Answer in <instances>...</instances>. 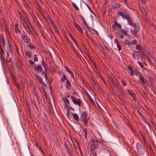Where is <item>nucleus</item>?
<instances>
[{
  "label": "nucleus",
  "mask_w": 156,
  "mask_h": 156,
  "mask_svg": "<svg viewBox=\"0 0 156 156\" xmlns=\"http://www.w3.org/2000/svg\"><path fill=\"white\" fill-rule=\"evenodd\" d=\"M33 20L35 23H36V22L38 21L36 17L34 16V17H33Z\"/></svg>",
  "instance_id": "obj_59"
},
{
  "label": "nucleus",
  "mask_w": 156,
  "mask_h": 156,
  "mask_svg": "<svg viewBox=\"0 0 156 156\" xmlns=\"http://www.w3.org/2000/svg\"><path fill=\"white\" fill-rule=\"evenodd\" d=\"M68 73L70 74L71 76L73 77V74L72 71L70 70Z\"/></svg>",
  "instance_id": "obj_57"
},
{
  "label": "nucleus",
  "mask_w": 156,
  "mask_h": 156,
  "mask_svg": "<svg viewBox=\"0 0 156 156\" xmlns=\"http://www.w3.org/2000/svg\"><path fill=\"white\" fill-rule=\"evenodd\" d=\"M48 109L50 112L51 111V110L52 109L51 106V105H50V104L49 103V102H48Z\"/></svg>",
  "instance_id": "obj_50"
},
{
  "label": "nucleus",
  "mask_w": 156,
  "mask_h": 156,
  "mask_svg": "<svg viewBox=\"0 0 156 156\" xmlns=\"http://www.w3.org/2000/svg\"><path fill=\"white\" fill-rule=\"evenodd\" d=\"M72 115H73V118L75 120L77 121H78L79 120V117L77 114H76V113H74Z\"/></svg>",
  "instance_id": "obj_22"
},
{
  "label": "nucleus",
  "mask_w": 156,
  "mask_h": 156,
  "mask_svg": "<svg viewBox=\"0 0 156 156\" xmlns=\"http://www.w3.org/2000/svg\"><path fill=\"white\" fill-rule=\"evenodd\" d=\"M140 134L142 136V139H143V140H144V141L145 142H146V140L145 137L143 135V134L142 133H140Z\"/></svg>",
  "instance_id": "obj_52"
},
{
  "label": "nucleus",
  "mask_w": 156,
  "mask_h": 156,
  "mask_svg": "<svg viewBox=\"0 0 156 156\" xmlns=\"http://www.w3.org/2000/svg\"><path fill=\"white\" fill-rule=\"evenodd\" d=\"M129 31V29L127 27H125L124 29H121V33L126 35H128V32Z\"/></svg>",
  "instance_id": "obj_13"
},
{
  "label": "nucleus",
  "mask_w": 156,
  "mask_h": 156,
  "mask_svg": "<svg viewBox=\"0 0 156 156\" xmlns=\"http://www.w3.org/2000/svg\"><path fill=\"white\" fill-rule=\"evenodd\" d=\"M140 47L139 45H137L136 46V49L137 50H140Z\"/></svg>",
  "instance_id": "obj_61"
},
{
  "label": "nucleus",
  "mask_w": 156,
  "mask_h": 156,
  "mask_svg": "<svg viewBox=\"0 0 156 156\" xmlns=\"http://www.w3.org/2000/svg\"><path fill=\"white\" fill-rule=\"evenodd\" d=\"M25 54L29 58H31V53L30 51H27L25 52Z\"/></svg>",
  "instance_id": "obj_28"
},
{
  "label": "nucleus",
  "mask_w": 156,
  "mask_h": 156,
  "mask_svg": "<svg viewBox=\"0 0 156 156\" xmlns=\"http://www.w3.org/2000/svg\"><path fill=\"white\" fill-rule=\"evenodd\" d=\"M21 37L23 41L25 43H29L30 41V38L28 37L26 33L24 32L21 35Z\"/></svg>",
  "instance_id": "obj_4"
},
{
  "label": "nucleus",
  "mask_w": 156,
  "mask_h": 156,
  "mask_svg": "<svg viewBox=\"0 0 156 156\" xmlns=\"http://www.w3.org/2000/svg\"><path fill=\"white\" fill-rule=\"evenodd\" d=\"M50 22L51 24V26H52L53 28L55 30L57 33L58 34V30L55 24L52 21H50Z\"/></svg>",
  "instance_id": "obj_18"
},
{
  "label": "nucleus",
  "mask_w": 156,
  "mask_h": 156,
  "mask_svg": "<svg viewBox=\"0 0 156 156\" xmlns=\"http://www.w3.org/2000/svg\"><path fill=\"white\" fill-rule=\"evenodd\" d=\"M72 4L73 5V7H74L75 9H76L77 10H79V9L78 7L74 2L72 3Z\"/></svg>",
  "instance_id": "obj_43"
},
{
  "label": "nucleus",
  "mask_w": 156,
  "mask_h": 156,
  "mask_svg": "<svg viewBox=\"0 0 156 156\" xmlns=\"http://www.w3.org/2000/svg\"><path fill=\"white\" fill-rule=\"evenodd\" d=\"M47 124H48V126L49 127H50V122L49 121V120L47 118Z\"/></svg>",
  "instance_id": "obj_56"
},
{
  "label": "nucleus",
  "mask_w": 156,
  "mask_h": 156,
  "mask_svg": "<svg viewBox=\"0 0 156 156\" xmlns=\"http://www.w3.org/2000/svg\"><path fill=\"white\" fill-rule=\"evenodd\" d=\"M64 102L66 103V105L69 104V102L67 98H63Z\"/></svg>",
  "instance_id": "obj_42"
},
{
  "label": "nucleus",
  "mask_w": 156,
  "mask_h": 156,
  "mask_svg": "<svg viewBox=\"0 0 156 156\" xmlns=\"http://www.w3.org/2000/svg\"><path fill=\"white\" fill-rule=\"evenodd\" d=\"M131 44H136L137 43V41L136 40H134L131 42Z\"/></svg>",
  "instance_id": "obj_54"
},
{
  "label": "nucleus",
  "mask_w": 156,
  "mask_h": 156,
  "mask_svg": "<svg viewBox=\"0 0 156 156\" xmlns=\"http://www.w3.org/2000/svg\"><path fill=\"white\" fill-rule=\"evenodd\" d=\"M90 151H94V150L97 148L99 146V144L100 143L97 139H92L90 140Z\"/></svg>",
  "instance_id": "obj_1"
},
{
  "label": "nucleus",
  "mask_w": 156,
  "mask_h": 156,
  "mask_svg": "<svg viewBox=\"0 0 156 156\" xmlns=\"http://www.w3.org/2000/svg\"><path fill=\"white\" fill-rule=\"evenodd\" d=\"M115 41L116 42V43L117 44V46L118 48V49L119 51H120L121 50V46L119 44V43L118 41Z\"/></svg>",
  "instance_id": "obj_34"
},
{
  "label": "nucleus",
  "mask_w": 156,
  "mask_h": 156,
  "mask_svg": "<svg viewBox=\"0 0 156 156\" xmlns=\"http://www.w3.org/2000/svg\"><path fill=\"white\" fill-rule=\"evenodd\" d=\"M118 14L121 16L124 19L126 18V16H127V15H125L123 12H119L118 13Z\"/></svg>",
  "instance_id": "obj_24"
},
{
  "label": "nucleus",
  "mask_w": 156,
  "mask_h": 156,
  "mask_svg": "<svg viewBox=\"0 0 156 156\" xmlns=\"http://www.w3.org/2000/svg\"><path fill=\"white\" fill-rule=\"evenodd\" d=\"M32 69L35 73H42L43 71V69L40 65H38L37 66H35Z\"/></svg>",
  "instance_id": "obj_5"
},
{
  "label": "nucleus",
  "mask_w": 156,
  "mask_h": 156,
  "mask_svg": "<svg viewBox=\"0 0 156 156\" xmlns=\"http://www.w3.org/2000/svg\"><path fill=\"white\" fill-rule=\"evenodd\" d=\"M29 66H30V67L31 68H33L34 67L33 65V64H35L34 62L31 60H29Z\"/></svg>",
  "instance_id": "obj_26"
},
{
  "label": "nucleus",
  "mask_w": 156,
  "mask_h": 156,
  "mask_svg": "<svg viewBox=\"0 0 156 156\" xmlns=\"http://www.w3.org/2000/svg\"><path fill=\"white\" fill-rule=\"evenodd\" d=\"M84 23H85V24L86 26V27L87 28V29L89 31H90V30L91 29V28L88 26L87 24L86 23V22H85Z\"/></svg>",
  "instance_id": "obj_53"
},
{
  "label": "nucleus",
  "mask_w": 156,
  "mask_h": 156,
  "mask_svg": "<svg viewBox=\"0 0 156 156\" xmlns=\"http://www.w3.org/2000/svg\"><path fill=\"white\" fill-rule=\"evenodd\" d=\"M28 25L29 24H28L27 21L25 23H24L23 26L27 31L30 33H32V31Z\"/></svg>",
  "instance_id": "obj_10"
},
{
  "label": "nucleus",
  "mask_w": 156,
  "mask_h": 156,
  "mask_svg": "<svg viewBox=\"0 0 156 156\" xmlns=\"http://www.w3.org/2000/svg\"><path fill=\"white\" fill-rule=\"evenodd\" d=\"M130 72L131 75L132 76H133L134 75V72L133 71V69H132V70H131V71H130Z\"/></svg>",
  "instance_id": "obj_63"
},
{
  "label": "nucleus",
  "mask_w": 156,
  "mask_h": 156,
  "mask_svg": "<svg viewBox=\"0 0 156 156\" xmlns=\"http://www.w3.org/2000/svg\"><path fill=\"white\" fill-rule=\"evenodd\" d=\"M17 87L20 90L23 87L22 83L20 82V83H17L16 84Z\"/></svg>",
  "instance_id": "obj_20"
},
{
  "label": "nucleus",
  "mask_w": 156,
  "mask_h": 156,
  "mask_svg": "<svg viewBox=\"0 0 156 156\" xmlns=\"http://www.w3.org/2000/svg\"><path fill=\"white\" fill-rule=\"evenodd\" d=\"M2 46L4 47L5 45V40L4 37L2 36H1L0 37V46Z\"/></svg>",
  "instance_id": "obj_14"
},
{
  "label": "nucleus",
  "mask_w": 156,
  "mask_h": 156,
  "mask_svg": "<svg viewBox=\"0 0 156 156\" xmlns=\"http://www.w3.org/2000/svg\"><path fill=\"white\" fill-rule=\"evenodd\" d=\"M87 113L85 112H83L81 115L80 119V120L83 122L84 124L86 125L87 123Z\"/></svg>",
  "instance_id": "obj_3"
},
{
  "label": "nucleus",
  "mask_w": 156,
  "mask_h": 156,
  "mask_svg": "<svg viewBox=\"0 0 156 156\" xmlns=\"http://www.w3.org/2000/svg\"><path fill=\"white\" fill-rule=\"evenodd\" d=\"M127 67L128 69L130 70V71H131V70L133 69V68L130 66H128Z\"/></svg>",
  "instance_id": "obj_64"
},
{
  "label": "nucleus",
  "mask_w": 156,
  "mask_h": 156,
  "mask_svg": "<svg viewBox=\"0 0 156 156\" xmlns=\"http://www.w3.org/2000/svg\"><path fill=\"white\" fill-rule=\"evenodd\" d=\"M2 46H0V48L1 49V51H0V54L2 55V58H4V57L2 56L4 54V51L2 48Z\"/></svg>",
  "instance_id": "obj_36"
},
{
  "label": "nucleus",
  "mask_w": 156,
  "mask_h": 156,
  "mask_svg": "<svg viewBox=\"0 0 156 156\" xmlns=\"http://www.w3.org/2000/svg\"><path fill=\"white\" fill-rule=\"evenodd\" d=\"M127 91L129 94L131 96L133 99L134 101H136V98L135 94L134 93L132 90L129 89H127Z\"/></svg>",
  "instance_id": "obj_8"
},
{
  "label": "nucleus",
  "mask_w": 156,
  "mask_h": 156,
  "mask_svg": "<svg viewBox=\"0 0 156 156\" xmlns=\"http://www.w3.org/2000/svg\"><path fill=\"white\" fill-rule=\"evenodd\" d=\"M90 151V156H95L96 155V153L95 151Z\"/></svg>",
  "instance_id": "obj_39"
},
{
  "label": "nucleus",
  "mask_w": 156,
  "mask_h": 156,
  "mask_svg": "<svg viewBox=\"0 0 156 156\" xmlns=\"http://www.w3.org/2000/svg\"><path fill=\"white\" fill-rule=\"evenodd\" d=\"M132 56L134 58H137V56L136 55V54L135 53H132Z\"/></svg>",
  "instance_id": "obj_51"
},
{
  "label": "nucleus",
  "mask_w": 156,
  "mask_h": 156,
  "mask_svg": "<svg viewBox=\"0 0 156 156\" xmlns=\"http://www.w3.org/2000/svg\"><path fill=\"white\" fill-rule=\"evenodd\" d=\"M114 22H115V25H116V26H117L119 28L121 29L122 28V27L121 24L120 23H118L117 22V21H115Z\"/></svg>",
  "instance_id": "obj_31"
},
{
  "label": "nucleus",
  "mask_w": 156,
  "mask_h": 156,
  "mask_svg": "<svg viewBox=\"0 0 156 156\" xmlns=\"http://www.w3.org/2000/svg\"><path fill=\"white\" fill-rule=\"evenodd\" d=\"M75 26L76 28L80 32V33H81L82 34H83V31L82 30L80 26H79V25H76L75 24Z\"/></svg>",
  "instance_id": "obj_21"
},
{
  "label": "nucleus",
  "mask_w": 156,
  "mask_h": 156,
  "mask_svg": "<svg viewBox=\"0 0 156 156\" xmlns=\"http://www.w3.org/2000/svg\"><path fill=\"white\" fill-rule=\"evenodd\" d=\"M83 131L84 133V136L85 137V139H87V129L86 128L84 129L83 130Z\"/></svg>",
  "instance_id": "obj_33"
},
{
  "label": "nucleus",
  "mask_w": 156,
  "mask_h": 156,
  "mask_svg": "<svg viewBox=\"0 0 156 156\" xmlns=\"http://www.w3.org/2000/svg\"><path fill=\"white\" fill-rule=\"evenodd\" d=\"M115 26H116V25H115V22H114V24H113V25L112 26V28H113V29L115 30H116V27Z\"/></svg>",
  "instance_id": "obj_55"
},
{
  "label": "nucleus",
  "mask_w": 156,
  "mask_h": 156,
  "mask_svg": "<svg viewBox=\"0 0 156 156\" xmlns=\"http://www.w3.org/2000/svg\"><path fill=\"white\" fill-rule=\"evenodd\" d=\"M20 18L24 23H25L27 21L28 22V20H29L27 16H24L23 14H20Z\"/></svg>",
  "instance_id": "obj_11"
},
{
  "label": "nucleus",
  "mask_w": 156,
  "mask_h": 156,
  "mask_svg": "<svg viewBox=\"0 0 156 156\" xmlns=\"http://www.w3.org/2000/svg\"><path fill=\"white\" fill-rule=\"evenodd\" d=\"M33 56L34 58V62H37L38 61V58L37 56L36 55H34Z\"/></svg>",
  "instance_id": "obj_46"
},
{
  "label": "nucleus",
  "mask_w": 156,
  "mask_h": 156,
  "mask_svg": "<svg viewBox=\"0 0 156 156\" xmlns=\"http://www.w3.org/2000/svg\"><path fill=\"white\" fill-rule=\"evenodd\" d=\"M6 45L7 48L6 52L12 54V47L11 46L10 43L8 40V44Z\"/></svg>",
  "instance_id": "obj_7"
},
{
  "label": "nucleus",
  "mask_w": 156,
  "mask_h": 156,
  "mask_svg": "<svg viewBox=\"0 0 156 156\" xmlns=\"http://www.w3.org/2000/svg\"><path fill=\"white\" fill-rule=\"evenodd\" d=\"M24 6L28 11H30V10H31L30 7L26 3L25 4Z\"/></svg>",
  "instance_id": "obj_38"
},
{
  "label": "nucleus",
  "mask_w": 156,
  "mask_h": 156,
  "mask_svg": "<svg viewBox=\"0 0 156 156\" xmlns=\"http://www.w3.org/2000/svg\"><path fill=\"white\" fill-rule=\"evenodd\" d=\"M121 82L124 86L126 85V83L125 81H123V80H122Z\"/></svg>",
  "instance_id": "obj_58"
},
{
  "label": "nucleus",
  "mask_w": 156,
  "mask_h": 156,
  "mask_svg": "<svg viewBox=\"0 0 156 156\" xmlns=\"http://www.w3.org/2000/svg\"><path fill=\"white\" fill-rule=\"evenodd\" d=\"M125 19L127 20L129 25L131 26H133L134 25L133 22L132 21V20L129 15H127V16H126Z\"/></svg>",
  "instance_id": "obj_9"
},
{
  "label": "nucleus",
  "mask_w": 156,
  "mask_h": 156,
  "mask_svg": "<svg viewBox=\"0 0 156 156\" xmlns=\"http://www.w3.org/2000/svg\"><path fill=\"white\" fill-rule=\"evenodd\" d=\"M35 23L36 24L39 29L41 28V26L40 24L39 23V22L38 21L36 22V23Z\"/></svg>",
  "instance_id": "obj_45"
},
{
  "label": "nucleus",
  "mask_w": 156,
  "mask_h": 156,
  "mask_svg": "<svg viewBox=\"0 0 156 156\" xmlns=\"http://www.w3.org/2000/svg\"><path fill=\"white\" fill-rule=\"evenodd\" d=\"M69 111H67V115H66V116H67V117L69 119H69Z\"/></svg>",
  "instance_id": "obj_60"
},
{
  "label": "nucleus",
  "mask_w": 156,
  "mask_h": 156,
  "mask_svg": "<svg viewBox=\"0 0 156 156\" xmlns=\"http://www.w3.org/2000/svg\"><path fill=\"white\" fill-rule=\"evenodd\" d=\"M139 65L142 68L144 67V66L143 65L142 63L141 62H138Z\"/></svg>",
  "instance_id": "obj_62"
},
{
  "label": "nucleus",
  "mask_w": 156,
  "mask_h": 156,
  "mask_svg": "<svg viewBox=\"0 0 156 156\" xmlns=\"http://www.w3.org/2000/svg\"><path fill=\"white\" fill-rule=\"evenodd\" d=\"M28 24L30 26V27H31V29L32 30L34 29V27L32 26L31 23L29 21V20H28Z\"/></svg>",
  "instance_id": "obj_47"
},
{
  "label": "nucleus",
  "mask_w": 156,
  "mask_h": 156,
  "mask_svg": "<svg viewBox=\"0 0 156 156\" xmlns=\"http://www.w3.org/2000/svg\"><path fill=\"white\" fill-rule=\"evenodd\" d=\"M42 65L44 67V68L46 69L47 67V65L45 62L43 60L42 61Z\"/></svg>",
  "instance_id": "obj_41"
},
{
  "label": "nucleus",
  "mask_w": 156,
  "mask_h": 156,
  "mask_svg": "<svg viewBox=\"0 0 156 156\" xmlns=\"http://www.w3.org/2000/svg\"><path fill=\"white\" fill-rule=\"evenodd\" d=\"M44 96H45L47 101H48V100H49V98L48 97V94H47L46 92L45 91H44Z\"/></svg>",
  "instance_id": "obj_48"
},
{
  "label": "nucleus",
  "mask_w": 156,
  "mask_h": 156,
  "mask_svg": "<svg viewBox=\"0 0 156 156\" xmlns=\"http://www.w3.org/2000/svg\"><path fill=\"white\" fill-rule=\"evenodd\" d=\"M134 29L133 31L132 30H131L132 34L133 35L136 34L139 30V27L138 26L135 25L134 26Z\"/></svg>",
  "instance_id": "obj_12"
},
{
  "label": "nucleus",
  "mask_w": 156,
  "mask_h": 156,
  "mask_svg": "<svg viewBox=\"0 0 156 156\" xmlns=\"http://www.w3.org/2000/svg\"><path fill=\"white\" fill-rule=\"evenodd\" d=\"M139 79L141 81L142 83H145V80L143 76L141 75H139Z\"/></svg>",
  "instance_id": "obj_23"
},
{
  "label": "nucleus",
  "mask_w": 156,
  "mask_h": 156,
  "mask_svg": "<svg viewBox=\"0 0 156 156\" xmlns=\"http://www.w3.org/2000/svg\"><path fill=\"white\" fill-rule=\"evenodd\" d=\"M66 76L64 74L63 75V77L61 79V81L62 82L65 83V81L66 80Z\"/></svg>",
  "instance_id": "obj_32"
},
{
  "label": "nucleus",
  "mask_w": 156,
  "mask_h": 156,
  "mask_svg": "<svg viewBox=\"0 0 156 156\" xmlns=\"http://www.w3.org/2000/svg\"><path fill=\"white\" fill-rule=\"evenodd\" d=\"M65 82L66 83L65 84H66V87L69 88V87L70 86V83L69 82V81L68 80V79H67L65 81Z\"/></svg>",
  "instance_id": "obj_27"
},
{
  "label": "nucleus",
  "mask_w": 156,
  "mask_h": 156,
  "mask_svg": "<svg viewBox=\"0 0 156 156\" xmlns=\"http://www.w3.org/2000/svg\"><path fill=\"white\" fill-rule=\"evenodd\" d=\"M28 47L30 49H34L36 48V46H34L32 43H30L29 44Z\"/></svg>",
  "instance_id": "obj_25"
},
{
  "label": "nucleus",
  "mask_w": 156,
  "mask_h": 156,
  "mask_svg": "<svg viewBox=\"0 0 156 156\" xmlns=\"http://www.w3.org/2000/svg\"><path fill=\"white\" fill-rule=\"evenodd\" d=\"M66 151H67V152L68 154V156H71V151L70 150H69V148L67 147L66 146Z\"/></svg>",
  "instance_id": "obj_29"
},
{
  "label": "nucleus",
  "mask_w": 156,
  "mask_h": 156,
  "mask_svg": "<svg viewBox=\"0 0 156 156\" xmlns=\"http://www.w3.org/2000/svg\"><path fill=\"white\" fill-rule=\"evenodd\" d=\"M6 62L8 63L12 61L11 58L10 57L6 58Z\"/></svg>",
  "instance_id": "obj_44"
},
{
  "label": "nucleus",
  "mask_w": 156,
  "mask_h": 156,
  "mask_svg": "<svg viewBox=\"0 0 156 156\" xmlns=\"http://www.w3.org/2000/svg\"><path fill=\"white\" fill-rule=\"evenodd\" d=\"M65 107L66 108L67 110V111H68V110H69V109H73L72 107L70 106L69 105H68V104L65 105Z\"/></svg>",
  "instance_id": "obj_37"
},
{
  "label": "nucleus",
  "mask_w": 156,
  "mask_h": 156,
  "mask_svg": "<svg viewBox=\"0 0 156 156\" xmlns=\"http://www.w3.org/2000/svg\"><path fill=\"white\" fill-rule=\"evenodd\" d=\"M71 98L74 104L78 105L79 107L80 106V103H81V101L80 99H76L75 97L73 96L71 97Z\"/></svg>",
  "instance_id": "obj_6"
},
{
  "label": "nucleus",
  "mask_w": 156,
  "mask_h": 156,
  "mask_svg": "<svg viewBox=\"0 0 156 156\" xmlns=\"http://www.w3.org/2000/svg\"><path fill=\"white\" fill-rule=\"evenodd\" d=\"M41 34L42 36L44 37V32L42 30V29L41 28L39 29Z\"/></svg>",
  "instance_id": "obj_49"
},
{
  "label": "nucleus",
  "mask_w": 156,
  "mask_h": 156,
  "mask_svg": "<svg viewBox=\"0 0 156 156\" xmlns=\"http://www.w3.org/2000/svg\"><path fill=\"white\" fill-rule=\"evenodd\" d=\"M35 76L37 78V80H38V81L39 82H40V83L41 82H42L43 80H42V79H41V78L40 77L38 76L37 74Z\"/></svg>",
  "instance_id": "obj_30"
},
{
  "label": "nucleus",
  "mask_w": 156,
  "mask_h": 156,
  "mask_svg": "<svg viewBox=\"0 0 156 156\" xmlns=\"http://www.w3.org/2000/svg\"><path fill=\"white\" fill-rule=\"evenodd\" d=\"M49 64L51 65V62H49ZM56 66H52L50 65L49 67V70L50 71L51 73H53L55 72L56 70Z\"/></svg>",
  "instance_id": "obj_15"
},
{
  "label": "nucleus",
  "mask_w": 156,
  "mask_h": 156,
  "mask_svg": "<svg viewBox=\"0 0 156 156\" xmlns=\"http://www.w3.org/2000/svg\"><path fill=\"white\" fill-rule=\"evenodd\" d=\"M116 35L117 37L121 39H123L124 38V36L119 31L116 32Z\"/></svg>",
  "instance_id": "obj_19"
},
{
  "label": "nucleus",
  "mask_w": 156,
  "mask_h": 156,
  "mask_svg": "<svg viewBox=\"0 0 156 156\" xmlns=\"http://www.w3.org/2000/svg\"><path fill=\"white\" fill-rule=\"evenodd\" d=\"M136 147L137 151L139 154L142 155L145 152V149L140 143H137Z\"/></svg>",
  "instance_id": "obj_2"
},
{
  "label": "nucleus",
  "mask_w": 156,
  "mask_h": 156,
  "mask_svg": "<svg viewBox=\"0 0 156 156\" xmlns=\"http://www.w3.org/2000/svg\"><path fill=\"white\" fill-rule=\"evenodd\" d=\"M71 39L72 40V43L70 44L71 45V47L72 48H73L74 47V46H76V42L75 41L73 37H71Z\"/></svg>",
  "instance_id": "obj_16"
},
{
  "label": "nucleus",
  "mask_w": 156,
  "mask_h": 156,
  "mask_svg": "<svg viewBox=\"0 0 156 156\" xmlns=\"http://www.w3.org/2000/svg\"><path fill=\"white\" fill-rule=\"evenodd\" d=\"M121 7V5L119 4H117L114 5L113 6L114 9H116L120 8Z\"/></svg>",
  "instance_id": "obj_35"
},
{
  "label": "nucleus",
  "mask_w": 156,
  "mask_h": 156,
  "mask_svg": "<svg viewBox=\"0 0 156 156\" xmlns=\"http://www.w3.org/2000/svg\"><path fill=\"white\" fill-rule=\"evenodd\" d=\"M15 32L17 34H20L21 32L20 29L19 28L18 24H16L15 27Z\"/></svg>",
  "instance_id": "obj_17"
},
{
  "label": "nucleus",
  "mask_w": 156,
  "mask_h": 156,
  "mask_svg": "<svg viewBox=\"0 0 156 156\" xmlns=\"http://www.w3.org/2000/svg\"><path fill=\"white\" fill-rule=\"evenodd\" d=\"M125 44L129 46L131 44V42L128 40H126L125 41Z\"/></svg>",
  "instance_id": "obj_40"
}]
</instances>
